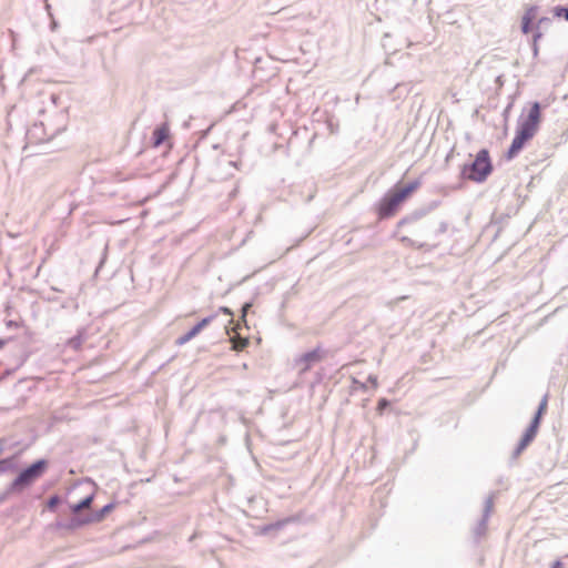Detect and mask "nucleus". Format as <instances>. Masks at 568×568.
Wrapping results in <instances>:
<instances>
[{"mask_svg": "<svg viewBox=\"0 0 568 568\" xmlns=\"http://www.w3.org/2000/svg\"><path fill=\"white\" fill-rule=\"evenodd\" d=\"M437 205V202H432L428 206L414 210L397 222V229L406 225H413V234L418 235L424 240H437L439 235L447 231V223L445 221L435 223L432 220H424V217H426L430 211L436 209Z\"/></svg>", "mask_w": 568, "mask_h": 568, "instance_id": "obj_1", "label": "nucleus"}, {"mask_svg": "<svg viewBox=\"0 0 568 568\" xmlns=\"http://www.w3.org/2000/svg\"><path fill=\"white\" fill-rule=\"evenodd\" d=\"M420 186L418 179L403 185L400 182L390 187L383 197L374 205L375 213L379 221L387 220L396 215L403 204Z\"/></svg>", "mask_w": 568, "mask_h": 568, "instance_id": "obj_2", "label": "nucleus"}, {"mask_svg": "<svg viewBox=\"0 0 568 568\" xmlns=\"http://www.w3.org/2000/svg\"><path fill=\"white\" fill-rule=\"evenodd\" d=\"M494 165L487 149H480L475 158L460 166L459 176L475 183H484L493 173Z\"/></svg>", "mask_w": 568, "mask_h": 568, "instance_id": "obj_3", "label": "nucleus"}, {"mask_svg": "<svg viewBox=\"0 0 568 568\" xmlns=\"http://www.w3.org/2000/svg\"><path fill=\"white\" fill-rule=\"evenodd\" d=\"M548 399H549V394L546 393L542 396V398L540 399L538 407H537L529 425L527 426V428L523 433L518 444L516 445V447L511 454V457H510L511 460H516L526 450V448L535 440V438L538 434L539 427L541 425L542 418H544L545 414L547 413Z\"/></svg>", "mask_w": 568, "mask_h": 568, "instance_id": "obj_4", "label": "nucleus"}, {"mask_svg": "<svg viewBox=\"0 0 568 568\" xmlns=\"http://www.w3.org/2000/svg\"><path fill=\"white\" fill-rule=\"evenodd\" d=\"M49 468V460L40 458L29 466L20 469L13 480L9 484V491L21 494L40 479Z\"/></svg>", "mask_w": 568, "mask_h": 568, "instance_id": "obj_5", "label": "nucleus"}, {"mask_svg": "<svg viewBox=\"0 0 568 568\" xmlns=\"http://www.w3.org/2000/svg\"><path fill=\"white\" fill-rule=\"evenodd\" d=\"M541 104L538 101H535L530 104V108L526 114H521L518 120L517 130L534 138L537 133L539 125L541 123L542 114H541Z\"/></svg>", "mask_w": 568, "mask_h": 568, "instance_id": "obj_6", "label": "nucleus"}, {"mask_svg": "<svg viewBox=\"0 0 568 568\" xmlns=\"http://www.w3.org/2000/svg\"><path fill=\"white\" fill-rule=\"evenodd\" d=\"M494 508V494L488 496L484 504L483 515L476 527L474 528V538L478 541L487 531V523Z\"/></svg>", "mask_w": 568, "mask_h": 568, "instance_id": "obj_7", "label": "nucleus"}, {"mask_svg": "<svg viewBox=\"0 0 568 568\" xmlns=\"http://www.w3.org/2000/svg\"><path fill=\"white\" fill-rule=\"evenodd\" d=\"M323 356H324V352L322 351L321 347H316L314 349H311L304 354H302L297 359H296V366L300 367V371L303 373V372H306L308 371L313 365L317 364L318 362H321L323 359Z\"/></svg>", "mask_w": 568, "mask_h": 568, "instance_id": "obj_8", "label": "nucleus"}, {"mask_svg": "<svg viewBox=\"0 0 568 568\" xmlns=\"http://www.w3.org/2000/svg\"><path fill=\"white\" fill-rule=\"evenodd\" d=\"M215 317H216V315L213 314V315L202 318L190 331H187L182 336L178 337L175 341V344L178 346L186 344L187 342L193 339L195 336H197L206 326H209Z\"/></svg>", "mask_w": 568, "mask_h": 568, "instance_id": "obj_9", "label": "nucleus"}, {"mask_svg": "<svg viewBox=\"0 0 568 568\" xmlns=\"http://www.w3.org/2000/svg\"><path fill=\"white\" fill-rule=\"evenodd\" d=\"M8 440L6 438H0V455L3 454V452L7 448ZM18 470V454H13L11 456L0 458V476L8 474V473H14Z\"/></svg>", "mask_w": 568, "mask_h": 568, "instance_id": "obj_10", "label": "nucleus"}, {"mask_svg": "<svg viewBox=\"0 0 568 568\" xmlns=\"http://www.w3.org/2000/svg\"><path fill=\"white\" fill-rule=\"evenodd\" d=\"M531 139L532 138H530L529 135H527L516 129L515 136L511 141L510 146L508 148V150L506 152V159L507 160L515 159L520 153V151L524 149L526 143L528 141H530Z\"/></svg>", "mask_w": 568, "mask_h": 568, "instance_id": "obj_11", "label": "nucleus"}, {"mask_svg": "<svg viewBox=\"0 0 568 568\" xmlns=\"http://www.w3.org/2000/svg\"><path fill=\"white\" fill-rule=\"evenodd\" d=\"M95 494L91 493L75 504H70L69 509L71 515H85L91 511V506L94 501Z\"/></svg>", "mask_w": 568, "mask_h": 568, "instance_id": "obj_12", "label": "nucleus"}, {"mask_svg": "<svg viewBox=\"0 0 568 568\" xmlns=\"http://www.w3.org/2000/svg\"><path fill=\"white\" fill-rule=\"evenodd\" d=\"M114 503H109L97 511H89L87 515L89 517L90 524L101 523L114 509Z\"/></svg>", "mask_w": 568, "mask_h": 568, "instance_id": "obj_13", "label": "nucleus"}, {"mask_svg": "<svg viewBox=\"0 0 568 568\" xmlns=\"http://www.w3.org/2000/svg\"><path fill=\"white\" fill-rule=\"evenodd\" d=\"M90 525L88 515H72L69 523L64 527L69 530H74L83 526Z\"/></svg>", "mask_w": 568, "mask_h": 568, "instance_id": "obj_14", "label": "nucleus"}, {"mask_svg": "<svg viewBox=\"0 0 568 568\" xmlns=\"http://www.w3.org/2000/svg\"><path fill=\"white\" fill-rule=\"evenodd\" d=\"M169 138V128L166 124L159 125L153 131V144L161 145Z\"/></svg>", "mask_w": 568, "mask_h": 568, "instance_id": "obj_15", "label": "nucleus"}, {"mask_svg": "<svg viewBox=\"0 0 568 568\" xmlns=\"http://www.w3.org/2000/svg\"><path fill=\"white\" fill-rule=\"evenodd\" d=\"M293 521V519L291 517L288 518H285V519H281V520H277L275 523H272V524H268V525H265L263 528H262V534L266 535V534H270L271 531L273 530H280L282 529L286 524Z\"/></svg>", "mask_w": 568, "mask_h": 568, "instance_id": "obj_16", "label": "nucleus"}, {"mask_svg": "<svg viewBox=\"0 0 568 568\" xmlns=\"http://www.w3.org/2000/svg\"><path fill=\"white\" fill-rule=\"evenodd\" d=\"M84 342V334L80 331L75 336L68 341V345L73 349H79Z\"/></svg>", "mask_w": 568, "mask_h": 568, "instance_id": "obj_17", "label": "nucleus"}, {"mask_svg": "<svg viewBox=\"0 0 568 568\" xmlns=\"http://www.w3.org/2000/svg\"><path fill=\"white\" fill-rule=\"evenodd\" d=\"M62 504V498L59 495H52L47 501V509L54 513L59 505Z\"/></svg>", "mask_w": 568, "mask_h": 568, "instance_id": "obj_18", "label": "nucleus"}, {"mask_svg": "<svg viewBox=\"0 0 568 568\" xmlns=\"http://www.w3.org/2000/svg\"><path fill=\"white\" fill-rule=\"evenodd\" d=\"M537 13H538V7L531 6L526 9L521 19L534 23L535 19L537 18Z\"/></svg>", "mask_w": 568, "mask_h": 568, "instance_id": "obj_19", "label": "nucleus"}, {"mask_svg": "<svg viewBox=\"0 0 568 568\" xmlns=\"http://www.w3.org/2000/svg\"><path fill=\"white\" fill-rule=\"evenodd\" d=\"M42 129V123H40L39 125L38 124H34V126L28 131L27 135L30 140H38V141H44L43 138H40L39 136V131Z\"/></svg>", "mask_w": 568, "mask_h": 568, "instance_id": "obj_20", "label": "nucleus"}, {"mask_svg": "<svg viewBox=\"0 0 568 568\" xmlns=\"http://www.w3.org/2000/svg\"><path fill=\"white\" fill-rule=\"evenodd\" d=\"M554 16L557 18H564L568 21V6H557L554 8Z\"/></svg>", "mask_w": 568, "mask_h": 568, "instance_id": "obj_21", "label": "nucleus"}, {"mask_svg": "<svg viewBox=\"0 0 568 568\" xmlns=\"http://www.w3.org/2000/svg\"><path fill=\"white\" fill-rule=\"evenodd\" d=\"M520 29L524 34H528L529 32L532 31V23L521 19Z\"/></svg>", "mask_w": 568, "mask_h": 568, "instance_id": "obj_22", "label": "nucleus"}, {"mask_svg": "<svg viewBox=\"0 0 568 568\" xmlns=\"http://www.w3.org/2000/svg\"><path fill=\"white\" fill-rule=\"evenodd\" d=\"M252 306H253L252 302H246L242 305V308H241V320L242 321H245L247 312L251 310Z\"/></svg>", "mask_w": 568, "mask_h": 568, "instance_id": "obj_23", "label": "nucleus"}, {"mask_svg": "<svg viewBox=\"0 0 568 568\" xmlns=\"http://www.w3.org/2000/svg\"><path fill=\"white\" fill-rule=\"evenodd\" d=\"M19 494L18 491H9V486L0 494V504L4 503L10 495Z\"/></svg>", "mask_w": 568, "mask_h": 568, "instance_id": "obj_24", "label": "nucleus"}, {"mask_svg": "<svg viewBox=\"0 0 568 568\" xmlns=\"http://www.w3.org/2000/svg\"><path fill=\"white\" fill-rule=\"evenodd\" d=\"M541 38H542V32L540 31V29L536 28V31L534 32V36H532V42L538 43V41Z\"/></svg>", "mask_w": 568, "mask_h": 568, "instance_id": "obj_25", "label": "nucleus"}, {"mask_svg": "<svg viewBox=\"0 0 568 568\" xmlns=\"http://www.w3.org/2000/svg\"><path fill=\"white\" fill-rule=\"evenodd\" d=\"M550 22H551V20H550L549 18H545V17H544V18H540V19L538 20L537 28H538V29H540V27H541L542 24H548V23H550Z\"/></svg>", "mask_w": 568, "mask_h": 568, "instance_id": "obj_26", "label": "nucleus"}, {"mask_svg": "<svg viewBox=\"0 0 568 568\" xmlns=\"http://www.w3.org/2000/svg\"><path fill=\"white\" fill-rule=\"evenodd\" d=\"M399 240L407 245H414V241L408 236H402Z\"/></svg>", "mask_w": 568, "mask_h": 568, "instance_id": "obj_27", "label": "nucleus"}, {"mask_svg": "<svg viewBox=\"0 0 568 568\" xmlns=\"http://www.w3.org/2000/svg\"><path fill=\"white\" fill-rule=\"evenodd\" d=\"M220 311L225 314V315H229V316H233V312L231 308L226 307V306H222L220 307Z\"/></svg>", "mask_w": 568, "mask_h": 568, "instance_id": "obj_28", "label": "nucleus"}, {"mask_svg": "<svg viewBox=\"0 0 568 568\" xmlns=\"http://www.w3.org/2000/svg\"><path fill=\"white\" fill-rule=\"evenodd\" d=\"M550 568H564V564L558 559L552 562Z\"/></svg>", "mask_w": 568, "mask_h": 568, "instance_id": "obj_29", "label": "nucleus"}, {"mask_svg": "<svg viewBox=\"0 0 568 568\" xmlns=\"http://www.w3.org/2000/svg\"><path fill=\"white\" fill-rule=\"evenodd\" d=\"M531 49H532L534 57H537L538 55V51H539L538 43L532 42Z\"/></svg>", "mask_w": 568, "mask_h": 568, "instance_id": "obj_30", "label": "nucleus"}, {"mask_svg": "<svg viewBox=\"0 0 568 568\" xmlns=\"http://www.w3.org/2000/svg\"><path fill=\"white\" fill-rule=\"evenodd\" d=\"M368 382L373 384L374 387L377 386V377L374 375L368 376Z\"/></svg>", "mask_w": 568, "mask_h": 568, "instance_id": "obj_31", "label": "nucleus"}, {"mask_svg": "<svg viewBox=\"0 0 568 568\" xmlns=\"http://www.w3.org/2000/svg\"><path fill=\"white\" fill-rule=\"evenodd\" d=\"M388 404H389V402H388L387 399L382 398V399H379V402H378V407H379V408H383V407L387 406Z\"/></svg>", "mask_w": 568, "mask_h": 568, "instance_id": "obj_32", "label": "nucleus"}, {"mask_svg": "<svg viewBox=\"0 0 568 568\" xmlns=\"http://www.w3.org/2000/svg\"><path fill=\"white\" fill-rule=\"evenodd\" d=\"M247 344H248V341L244 339V341L241 342L240 345H234V347H236V348H244Z\"/></svg>", "mask_w": 568, "mask_h": 568, "instance_id": "obj_33", "label": "nucleus"}, {"mask_svg": "<svg viewBox=\"0 0 568 568\" xmlns=\"http://www.w3.org/2000/svg\"><path fill=\"white\" fill-rule=\"evenodd\" d=\"M7 343H8V339L0 338V349L3 348Z\"/></svg>", "mask_w": 568, "mask_h": 568, "instance_id": "obj_34", "label": "nucleus"}, {"mask_svg": "<svg viewBox=\"0 0 568 568\" xmlns=\"http://www.w3.org/2000/svg\"><path fill=\"white\" fill-rule=\"evenodd\" d=\"M453 152H454V149H452V151L447 154L446 161H448L450 159Z\"/></svg>", "mask_w": 568, "mask_h": 568, "instance_id": "obj_35", "label": "nucleus"}, {"mask_svg": "<svg viewBox=\"0 0 568 568\" xmlns=\"http://www.w3.org/2000/svg\"><path fill=\"white\" fill-rule=\"evenodd\" d=\"M230 165H234V166H236V162H234V161H230Z\"/></svg>", "mask_w": 568, "mask_h": 568, "instance_id": "obj_36", "label": "nucleus"}]
</instances>
